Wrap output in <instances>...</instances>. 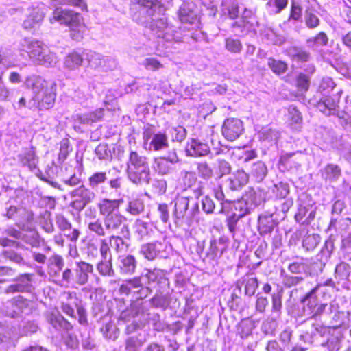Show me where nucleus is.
Returning <instances> with one entry per match:
<instances>
[{
    "label": "nucleus",
    "mask_w": 351,
    "mask_h": 351,
    "mask_svg": "<svg viewBox=\"0 0 351 351\" xmlns=\"http://www.w3.org/2000/svg\"><path fill=\"white\" fill-rule=\"evenodd\" d=\"M123 199H102L97 204L103 223L99 219H93L88 223V228L96 236L103 237L106 234H119L125 238L129 237L130 230L125 223L126 218L119 210Z\"/></svg>",
    "instance_id": "1"
},
{
    "label": "nucleus",
    "mask_w": 351,
    "mask_h": 351,
    "mask_svg": "<svg viewBox=\"0 0 351 351\" xmlns=\"http://www.w3.org/2000/svg\"><path fill=\"white\" fill-rule=\"evenodd\" d=\"M25 83L32 90V97L27 105L29 109L45 110L53 106L56 97V84L54 82L33 75L27 77Z\"/></svg>",
    "instance_id": "2"
},
{
    "label": "nucleus",
    "mask_w": 351,
    "mask_h": 351,
    "mask_svg": "<svg viewBox=\"0 0 351 351\" xmlns=\"http://www.w3.org/2000/svg\"><path fill=\"white\" fill-rule=\"evenodd\" d=\"M128 179L135 184H149L151 170L148 158L137 151L130 149L126 162Z\"/></svg>",
    "instance_id": "3"
},
{
    "label": "nucleus",
    "mask_w": 351,
    "mask_h": 351,
    "mask_svg": "<svg viewBox=\"0 0 351 351\" xmlns=\"http://www.w3.org/2000/svg\"><path fill=\"white\" fill-rule=\"evenodd\" d=\"M19 49L27 52L29 58L39 65L53 66L58 62L56 55L39 40L25 38L20 42Z\"/></svg>",
    "instance_id": "4"
},
{
    "label": "nucleus",
    "mask_w": 351,
    "mask_h": 351,
    "mask_svg": "<svg viewBox=\"0 0 351 351\" xmlns=\"http://www.w3.org/2000/svg\"><path fill=\"white\" fill-rule=\"evenodd\" d=\"M342 90H339L337 94L329 96L322 95L319 101L313 104L324 115L336 116L339 120L340 124L347 130L351 131V117L344 111L339 110V101Z\"/></svg>",
    "instance_id": "5"
},
{
    "label": "nucleus",
    "mask_w": 351,
    "mask_h": 351,
    "mask_svg": "<svg viewBox=\"0 0 351 351\" xmlns=\"http://www.w3.org/2000/svg\"><path fill=\"white\" fill-rule=\"evenodd\" d=\"M50 23L58 22L60 25L69 27L71 29V36L73 40H79L82 38L81 33L84 28L82 17L78 12L72 10L56 8L52 16L49 19Z\"/></svg>",
    "instance_id": "6"
},
{
    "label": "nucleus",
    "mask_w": 351,
    "mask_h": 351,
    "mask_svg": "<svg viewBox=\"0 0 351 351\" xmlns=\"http://www.w3.org/2000/svg\"><path fill=\"white\" fill-rule=\"evenodd\" d=\"M94 271L93 265L84 261L75 262L73 271L66 268L63 271V278L65 288L84 286L88 283L90 275Z\"/></svg>",
    "instance_id": "7"
},
{
    "label": "nucleus",
    "mask_w": 351,
    "mask_h": 351,
    "mask_svg": "<svg viewBox=\"0 0 351 351\" xmlns=\"http://www.w3.org/2000/svg\"><path fill=\"white\" fill-rule=\"evenodd\" d=\"M145 22L156 36L167 43L173 41L180 43L183 40L180 29L178 30L176 27L169 25L165 16L158 19L151 18L150 21H145Z\"/></svg>",
    "instance_id": "8"
},
{
    "label": "nucleus",
    "mask_w": 351,
    "mask_h": 351,
    "mask_svg": "<svg viewBox=\"0 0 351 351\" xmlns=\"http://www.w3.org/2000/svg\"><path fill=\"white\" fill-rule=\"evenodd\" d=\"M323 288L321 285H317L311 291L305 295L301 299L302 310L299 311L295 316L303 317L308 316L309 319L319 317L324 313L327 307V304H319L317 295Z\"/></svg>",
    "instance_id": "9"
},
{
    "label": "nucleus",
    "mask_w": 351,
    "mask_h": 351,
    "mask_svg": "<svg viewBox=\"0 0 351 351\" xmlns=\"http://www.w3.org/2000/svg\"><path fill=\"white\" fill-rule=\"evenodd\" d=\"M123 183V179L117 177L113 179L108 178L106 171H94L88 178V186L95 193H107L106 184H108L110 189L114 192L118 193L121 191Z\"/></svg>",
    "instance_id": "10"
},
{
    "label": "nucleus",
    "mask_w": 351,
    "mask_h": 351,
    "mask_svg": "<svg viewBox=\"0 0 351 351\" xmlns=\"http://www.w3.org/2000/svg\"><path fill=\"white\" fill-rule=\"evenodd\" d=\"M189 197L178 196L174 200V210L173 213V218L174 223L177 226H181L183 223L189 224L195 212L199 211L198 204L196 203L195 207L192 208L191 211H189Z\"/></svg>",
    "instance_id": "11"
},
{
    "label": "nucleus",
    "mask_w": 351,
    "mask_h": 351,
    "mask_svg": "<svg viewBox=\"0 0 351 351\" xmlns=\"http://www.w3.org/2000/svg\"><path fill=\"white\" fill-rule=\"evenodd\" d=\"M260 203V198L257 197L255 193H253L247 195L238 201L223 202L222 205L230 204V210L232 213H235L236 216L242 219L245 215L250 214Z\"/></svg>",
    "instance_id": "12"
},
{
    "label": "nucleus",
    "mask_w": 351,
    "mask_h": 351,
    "mask_svg": "<svg viewBox=\"0 0 351 351\" xmlns=\"http://www.w3.org/2000/svg\"><path fill=\"white\" fill-rule=\"evenodd\" d=\"M71 199L70 206L75 210L82 211L88 204L93 202L97 195L88 186L80 184L69 193Z\"/></svg>",
    "instance_id": "13"
},
{
    "label": "nucleus",
    "mask_w": 351,
    "mask_h": 351,
    "mask_svg": "<svg viewBox=\"0 0 351 351\" xmlns=\"http://www.w3.org/2000/svg\"><path fill=\"white\" fill-rule=\"evenodd\" d=\"M64 261L62 256L55 254L48 260L47 272L51 282L62 287L65 282L63 278Z\"/></svg>",
    "instance_id": "14"
},
{
    "label": "nucleus",
    "mask_w": 351,
    "mask_h": 351,
    "mask_svg": "<svg viewBox=\"0 0 351 351\" xmlns=\"http://www.w3.org/2000/svg\"><path fill=\"white\" fill-rule=\"evenodd\" d=\"M178 161V156L173 150L167 156L154 159V169L160 176L171 175L176 171V165Z\"/></svg>",
    "instance_id": "15"
},
{
    "label": "nucleus",
    "mask_w": 351,
    "mask_h": 351,
    "mask_svg": "<svg viewBox=\"0 0 351 351\" xmlns=\"http://www.w3.org/2000/svg\"><path fill=\"white\" fill-rule=\"evenodd\" d=\"M84 60L93 69L101 68L103 70L113 69L117 66L114 59L108 56H103L99 53L90 50L84 51Z\"/></svg>",
    "instance_id": "16"
},
{
    "label": "nucleus",
    "mask_w": 351,
    "mask_h": 351,
    "mask_svg": "<svg viewBox=\"0 0 351 351\" xmlns=\"http://www.w3.org/2000/svg\"><path fill=\"white\" fill-rule=\"evenodd\" d=\"M142 274L145 284H147L152 288L158 287L161 289L169 285V279L166 276L165 270L158 268L145 269Z\"/></svg>",
    "instance_id": "17"
},
{
    "label": "nucleus",
    "mask_w": 351,
    "mask_h": 351,
    "mask_svg": "<svg viewBox=\"0 0 351 351\" xmlns=\"http://www.w3.org/2000/svg\"><path fill=\"white\" fill-rule=\"evenodd\" d=\"M230 204H226L222 205V208L219 210V213L226 215V218L225 220L226 225L228 228V232H230L234 242L232 247L237 249L239 247L240 241L237 237V233L239 230L238 222L241 219L238 216L235 215V213H232L230 210Z\"/></svg>",
    "instance_id": "18"
},
{
    "label": "nucleus",
    "mask_w": 351,
    "mask_h": 351,
    "mask_svg": "<svg viewBox=\"0 0 351 351\" xmlns=\"http://www.w3.org/2000/svg\"><path fill=\"white\" fill-rule=\"evenodd\" d=\"M7 315L12 317H19L23 315H29L32 311V303L22 296L13 298L9 302Z\"/></svg>",
    "instance_id": "19"
},
{
    "label": "nucleus",
    "mask_w": 351,
    "mask_h": 351,
    "mask_svg": "<svg viewBox=\"0 0 351 351\" xmlns=\"http://www.w3.org/2000/svg\"><path fill=\"white\" fill-rule=\"evenodd\" d=\"M312 319L306 321L308 325L306 330L301 335V338L307 343H313L317 341L319 337H324L329 334V328L321 323L311 322Z\"/></svg>",
    "instance_id": "20"
},
{
    "label": "nucleus",
    "mask_w": 351,
    "mask_h": 351,
    "mask_svg": "<svg viewBox=\"0 0 351 351\" xmlns=\"http://www.w3.org/2000/svg\"><path fill=\"white\" fill-rule=\"evenodd\" d=\"M244 131L243 122L237 118L226 119L221 128L222 135L228 141L238 138Z\"/></svg>",
    "instance_id": "21"
},
{
    "label": "nucleus",
    "mask_w": 351,
    "mask_h": 351,
    "mask_svg": "<svg viewBox=\"0 0 351 351\" xmlns=\"http://www.w3.org/2000/svg\"><path fill=\"white\" fill-rule=\"evenodd\" d=\"M146 316L142 303L135 301L130 304L129 308L121 313L119 319L125 322H130L132 319L133 321L137 320L141 322V324H144L147 320Z\"/></svg>",
    "instance_id": "22"
},
{
    "label": "nucleus",
    "mask_w": 351,
    "mask_h": 351,
    "mask_svg": "<svg viewBox=\"0 0 351 351\" xmlns=\"http://www.w3.org/2000/svg\"><path fill=\"white\" fill-rule=\"evenodd\" d=\"M55 222L58 229L70 241L75 243L77 241L80 231L77 228L73 226L71 221L64 215L62 214L56 215Z\"/></svg>",
    "instance_id": "23"
},
{
    "label": "nucleus",
    "mask_w": 351,
    "mask_h": 351,
    "mask_svg": "<svg viewBox=\"0 0 351 351\" xmlns=\"http://www.w3.org/2000/svg\"><path fill=\"white\" fill-rule=\"evenodd\" d=\"M34 274H23L19 275L14 280V283L5 289V293H15L17 292H30L33 288L32 277Z\"/></svg>",
    "instance_id": "24"
},
{
    "label": "nucleus",
    "mask_w": 351,
    "mask_h": 351,
    "mask_svg": "<svg viewBox=\"0 0 351 351\" xmlns=\"http://www.w3.org/2000/svg\"><path fill=\"white\" fill-rule=\"evenodd\" d=\"M166 245L160 241L143 244L139 249V254L149 261H153L157 256H163Z\"/></svg>",
    "instance_id": "25"
},
{
    "label": "nucleus",
    "mask_w": 351,
    "mask_h": 351,
    "mask_svg": "<svg viewBox=\"0 0 351 351\" xmlns=\"http://www.w3.org/2000/svg\"><path fill=\"white\" fill-rule=\"evenodd\" d=\"M133 232L135 238L138 241H144L150 239L154 234L153 225L141 219L135 220L132 225Z\"/></svg>",
    "instance_id": "26"
},
{
    "label": "nucleus",
    "mask_w": 351,
    "mask_h": 351,
    "mask_svg": "<svg viewBox=\"0 0 351 351\" xmlns=\"http://www.w3.org/2000/svg\"><path fill=\"white\" fill-rule=\"evenodd\" d=\"M277 208L274 210H269L265 213L259 215L258 219V230L261 235H265L271 233L276 223L273 218L274 214L276 213Z\"/></svg>",
    "instance_id": "27"
},
{
    "label": "nucleus",
    "mask_w": 351,
    "mask_h": 351,
    "mask_svg": "<svg viewBox=\"0 0 351 351\" xmlns=\"http://www.w3.org/2000/svg\"><path fill=\"white\" fill-rule=\"evenodd\" d=\"M138 261L132 254H124L118 257L117 267L121 275H132L136 272Z\"/></svg>",
    "instance_id": "28"
},
{
    "label": "nucleus",
    "mask_w": 351,
    "mask_h": 351,
    "mask_svg": "<svg viewBox=\"0 0 351 351\" xmlns=\"http://www.w3.org/2000/svg\"><path fill=\"white\" fill-rule=\"evenodd\" d=\"M210 152L209 145L197 138H191L187 143L186 147V155L192 157L207 156Z\"/></svg>",
    "instance_id": "29"
},
{
    "label": "nucleus",
    "mask_w": 351,
    "mask_h": 351,
    "mask_svg": "<svg viewBox=\"0 0 351 351\" xmlns=\"http://www.w3.org/2000/svg\"><path fill=\"white\" fill-rule=\"evenodd\" d=\"M192 3L184 2L178 10V17L182 23L197 25L198 18Z\"/></svg>",
    "instance_id": "30"
},
{
    "label": "nucleus",
    "mask_w": 351,
    "mask_h": 351,
    "mask_svg": "<svg viewBox=\"0 0 351 351\" xmlns=\"http://www.w3.org/2000/svg\"><path fill=\"white\" fill-rule=\"evenodd\" d=\"M143 138L145 143H147V141L150 140L149 149L159 151L166 149L169 146L167 136L165 133L158 132L152 135L149 132H145Z\"/></svg>",
    "instance_id": "31"
},
{
    "label": "nucleus",
    "mask_w": 351,
    "mask_h": 351,
    "mask_svg": "<svg viewBox=\"0 0 351 351\" xmlns=\"http://www.w3.org/2000/svg\"><path fill=\"white\" fill-rule=\"evenodd\" d=\"M232 159L239 164L246 163L257 157L256 152L245 147H233L228 149Z\"/></svg>",
    "instance_id": "32"
},
{
    "label": "nucleus",
    "mask_w": 351,
    "mask_h": 351,
    "mask_svg": "<svg viewBox=\"0 0 351 351\" xmlns=\"http://www.w3.org/2000/svg\"><path fill=\"white\" fill-rule=\"evenodd\" d=\"M315 215L316 208L311 205H300L294 217L298 223L302 225H309L315 219Z\"/></svg>",
    "instance_id": "33"
},
{
    "label": "nucleus",
    "mask_w": 351,
    "mask_h": 351,
    "mask_svg": "<svg viewBox=\"0 0 351 351\" xmlns=\"http://www.w3.org/2000/svg\"><path fill=\"white\" fill-rule=\"evenodd\" d=\"M17 160L22 167H27L31 171L37 169L38 158L36 156L35 151L32 148L27 149L22 153L19 154Z\"/></svg>",
    "instance_id": "34"
},
{
    "label": "nucleus",
    "mask_w": 351,
    "mask_h": 351,
    "mask_svg": "<svg viewBox=\"0 0 351 351\" xmlns=\"http://www.w3.org/2000/svg\"><path fill=\"white\" fill-rule=\"evenodd\" d=\"M104 114V109L102 108L96 109L95 111L89 112L82 114H76L75 117V123L84 125H90L93 123L100 121Z\"/></svg>",
    "instance_id": "35"
},
{
    "label": "nucleus",
    "mask_w": 351,
    "mask_h": 351,
    "mask_svg": "<svg viewBox=\"0 0 351 351\" xmlns=\"http://www.w3.org/2000/svg\"><path fill=\"white\" fill-rule=\"evenodd\" d=\"M249 175L243 169H239L233 173L227 180L228 186L232 191H238L247 184Z\"/></svg>",
    "instance_id": "36"
},
{
    "label": "nucleus",
    "mask_w": 351,
    "mask_h": 351,
    "mask_svg": "<svg viewBox=\"0 0 351 351\" xmlns=\"http://www.w3.org/2000/svg\"><path fill=\"white\" fill-rule=\"evenodd\" d=\"M48 322L58 331H70L73 325L59 313H51L47 316Z\"/></svg>",
    "instance_id": "37"
},
{
    "label": "nucleus",
    "mask_w": 351,
    "mask_h": 351,
    "mask_svg": "<svg viewBox=\"0 0 351 351\" xmlns=\"http://www.w3.org/2000/svg\"><path fill=\"white\" fill-rule=\"evenodd\" d=\"M145 284L143 274L125 280L119 288L121 293L128 295L131 293H134V291L138 290L141 286Z\"/></svg>",
    "instance_id": "38"
},
{
    "label": "nucleus",
    "mask_w": 351,
    "mask_h": 351,
    "mask_svg": "<svg viewBox=\"0 0 351 351\" xmlns=\"http://www.w3.org/2000/svg\"><path fill=\"white\" fill-rule=\"evenodd\" d=\"M341 176V168L335 164H328L321 170V176L326 182H334Z\"/></svg>",
    "instance_id": "39"
},
{
    "label": "nucleus",
    "mask_w": 351,
    "mask_h": 351,
    "mask_svg": "<svg viewBox=\"0 0 351 351\" xmlns=\"http://www.w3.org/2000/svg\"><path fill=\"white\" fill-rule=\"evenodd\" d=\"M84 60V51L82 54L73 51L69 53L64 60V66L70 70H75L80 67Z\"/></svg>",
    "instance_id": "40"
},
{
    "label": "nucleus",
    "mask_w": 351,
    "mask_h": 351,
    "mask_svg": "<svg viewBox=\"0 0 351 351\" xmlns=\"http://www.w3.org/2000/svg\"><path fill=\"white\" fill-rule=\"evenodd\" d=\"M328 38L326 33L320 32L315 36L311 37L306 40V44L308 48L319 51L321 48L328 44Z\"/></svg>",
    "instance_id": "41"
},
{
    "label": "nucleus",
    "mask_w": 351,
    "mask_h": 351,
    "mask_svg": "<svg viewBox=\"0 0 351 351\" xmlns=\"http://www.w3.org/2000/svg\"><path fill=\"white\" fill-rule=\"evenodd\" d=\"M197 181V177L195 172L186 170L180 171L178 182L183 187L184 190L195 186Z\"/></svg>",
    "instance_id": "42"
},
{
    "label": "nucleus",
    "mask_w": 351,
    "mask_h": 351,
    "mask_svg": "<svg viewBox=\"0 0 351 351\" xmlns=\"http://www.w3.org/2000/svg\"><path fill=\"white\" fill-rule=\"evenodd\" d=\"M43 18V12L40 8H34L27 18L23 21V26L25 29H31L39 25Z\"/></svg>",
    "instance_id": "43"
},
{
    "label": "nucleus",
    "mask_w": 351,
    "mask_h": 351,
    "mask_svg": "<svg viewBox=\"0 0 351 351\" xmlns=\"http://www.w3.org/2000/svg\"><path fill=\"white\" fill-rule=\"evenodd\" d=\"M221 9L224 15H228L230 19L237 18L240 13L239 2L237 0H223Z\"/></svg>",
    "instance_id": "44"
},
{
    "label": "nucleus",
    "mask_w": 351,
    "mask_h": 351,
    "mask_svg": "<svg viewBox=\"0 0 351 351\" xmlns=\"http://www.w3.org/2000/svg\"><path fill=\"white\" fill-rule=\"evenodd\" d=\"M241 282L244 285L245 295L249 297L254 295L258 287V279L252 275H246L242 278Z\"/></svg>",
    "instance_id": "45"
},
{
    "label": "nucleus",
    "mask_w": 351,
    "mask_h": 351,
    "mask_svg": "<svg viewBox=\"0 0 351 351\" xmlns=\"http://www.w3.org/2000/svg\"><path fill=\"white\" fill-rule=\"evenodd\" d=\"M267 174V168L262 161H257L252 164L250 175L257 182H262Z\"/></svg>",
    "instance_id": "46"
},
{
    "label": "nucleus",
    "mask_w": 351,
    "mask_h": 351,
    "mask_svg": "<svg viewBox=\"0 0 351 351\" xmlns=\"http://www.w3.org/2000/svg\"><path fill=\"white\" fill-rule=\"evenodd\" d=\"M121 234H112L108 237L110 247L117 253L127 251L129 244L123 239Z\"/></svg>",
    "instance_id": "47"
},
{
    "label": "nucleus",
    "mask_w": 351,
    "mask_h": 351,
    "mask_svg": "<svg viewBox=\"0 0 351 351\" xmlns=\"http://www.w3.org/2000/svg\"><path fill=\"white\" fill-rule=\"evenodd\" d=\"M96 269L101 276L111 278L115 276L112 258L101 259L97 263Z\"/></svg>",
    "instance_id": "48"
},
{
    "label": "nucleus",
    "mask_w": 351,
    "mask_h": 351,
    "mask_svg": "<svg viewBox=\"0 0 351 351\" xmlns=\"http://www.w3.org/2000/svg\"><path fill=\"white\" fill-rule=\"evenodd\" d=\"M141 7V12H146L149 16H153L156 9L160 8L161 0H134Z\"/></svg>",
    "instance_id": "49"
},
{
    "label": "nucleus",
    "mask_w": 351,
    "mask_h": 351,
    "mask_svg": "<svg viewBox=\"0 0 351 351\" xmlns=\"http://www.w3.org/2000/svg\"><path fill=\"white\" fill-rule=\"evenodd\" d=\"M337 84L333 79L328 76L321 78L317 85V92L322 95H328L336 87Z\"/></svg>",
    "instance_id": "50"
},
{
    "label": "nucleus",
    "mask_w": 351,
    "mask_h": 351,
    "mask_svg": "<svg viewBox=\"0 0 351 351\" xmlns=\"http://www.w3.org/2000/svg\"><path fill=\"white\" fill-rule=\"evenodd\" d=\"M271 313L277 318L280 317L282 309V293L280 291L274 292L271 294Z\"/></svg>",
    "instance_id": "51"
},
{
    "label": "nucleus",
    "mask_w": 351,
    "mask_h": 351,
    "mask_svg": "<svg viewBox=\"0 0 351 351\" xmlns=\"http://www.w3.org/2000/svg\"><path fill=\"white\" fill-rule=\"evenodd\" d=\"M82 165L79 166L78 171H80L82 169ZM72 167H66L65 168L66 171H70L71 174V175H66L63 178V182L69 186L74 187L81 184L82 179H81V173L79 172L78 174L75 172V169H74L73 172H72Z\"/></svg>",
    "instance_id": "52"
},
{
    "label": "nucleus",
    "mask_w": 351,
    "mask_h": 351,
    "mask_svg": "<svg viewBox=\"0 0 351 351\" xmlns=\"http://www.w3.org/2000/svg\"><path fill=\"white\" fill-rule=\"evenodd\" d=\"M288 4V0H269L265 8L267 12L271 14H277L281 12Z\"/></svg>",
    "instance_id": "53"
},
{
    "label": "nucleus",
    "mask_w": 351,
    "mask_h": 351,
    "mask_svg": "<svg viewBox=\"0 0 351 351\" xmlns=\"http://www.w3.org/2000/svg\"><path fill=\"white\" fill-rule=\"evenodd\" d=\"M144 202L141 198L130 199L126 206L125 210L132 215H138L144 211Z\"/></svg>",
    "instance_id": "54"
},
{
    "label": "nucleus",
    "mask_w": 351,
    "mask_h": 351,
    "mask_svg": "<svg viewBox=\"0 0 351 351\" xmlns=\"http://www.w3.org/2000/svg\"><path fill=\"white\" fill-rule=\"evenodd\" d=\"M151 305L157 308H162L165 310L169 306V297L167 294H162L160 289L156 293L150 300Z\"/></svg>",
    "instance_id": "55"
},
{
    "label": "nucleus",
    "mask_w": 351,
    "mask_h": 351,
    "mask_svg": "<svg viewBox=\"0 0 351 351\" xmlns=\"http://www.w3.org/2000/svg\"><path fill=\"white\" fill-rule=\"evenodd\" d=\"M232 32L237 36H243L246 35L250 29V25L245 19H239L234 22L232 25Z\"/></svg>",
    "instance_id": "56"
},
{
    "label": "nucleus",
    "mask_w": 351,
    "mask_h": 351,
    "mask_svg": "<svg viewBox=\"0 0 351 351\" xmlns=\"http://www.w3.org/2000/svg\"><path fill=\"white\" fill-rule=\"evenodd\" d=\"M100 330L103 336L109 339L115 340L119 335V329L112 322H108L103 326Z\"/></svg>",
    "instance_id": "57"
},
{
    "label": "nucleus",
    "mask_w": 351,
    "mask_h": 351,
    "mask_svg": "<svg viewBox=\"0 0 351 351\" xmlns=\"http://www.w3.org/2000/svg\"><path fill=\"white\" fill-rule=\"evenodd\" d=\"M215 169V174L218 178H221L223 176L228 175L232 169L230 164L223 159L217 160Z\"/></svg>",
    "instance_id": "58"
},
{
    "label": "nucleus",
    "mask_w": 351,
    "mask_h": 351,
    "mask_svg": "<svg viewBox=\"0 0 351 351\" xmlns=\"http://www.w3.org/2000/svg\"><path fill=\"white\" fill-rule=\"evenodd\" d=\"M320 239L318 234H308L302 240V247L306 251H313L319 243Z\"/></svg>",
    "instance_id": "59"
},
{
    "label": "nucleus",
    "mask_w": 351,
    "mask_h": 351,
    "mask_svg": "<svg viewBox=\"0 0 351 351\" xmlns=\"http://www.w3.org/2000/svg\"><path fill=\"white\" fill-rule=\"evenodd\" d=\"M288 53L291 58L297 62H308L310 58V53L300 48L292 47L289 49Z\"/></svg>",
    "instance_id": "60"
},
{
    "label": "nucleus",
    "mask_w": 351,
    "mask_h": 351,
    "mask_svg": "<svg viewBox=\"0 0 351 351\" xmlns=\"http://www.w3.org/2000/svg\"><path fill=\"white\" fill-rule=\"evenodd\" d=\"M280 137L278 131L271 128L263 129L260 133V138L262 141L271 144L276 143Z\"/></svg>",
    "instance_id": "61"
},
{
    "label": "nucleus",
    "mask_w": 351,
    "mask_h": 351,
    "mask_svg": "<svg viewBox=\"0 0 351 351\" xmlns=\"http://www.w3.org/2000/svg\"><path fill=\"white\" fill-rule=\"evenodd\" d=\"M95 152L100 160L110 161L112 158V153L106 144H99Z\"/></svg>",
    "instance_id": "62"
},
{
    "label": "nucleus",
    "mask_w": 351,
    "mask_h": 351,
    "mask_svg": "<svg viewBox=\"0 0 351 351\" xmlns=\"http://www.w3.org/2000/svg\"><path fill=\"white\" fill-rule=\"evenodd\" d=\"M21 240L27 244H29L32 247H39L40 245V241L38 234L35 232H23Z\"/></svg>",
    "instance_id": "63"
},
{
    "label": "nucleus",
    "mask_w": 351,
    "mask_h": 351,
    "mask_svg": "<svg viewBox=\"0 0 351 351\" xmlns=\"http://www.w3.org/2000/svg\"><path fill=\"white\" fill-rule=\"evenodd\" d=\"M305 24L309 29H314L319 25V19L314 12L310 9L305 11Z\"/></svg>",
    "instance_id": "64"
}]
</instances>
